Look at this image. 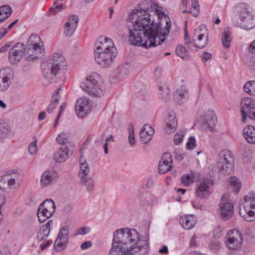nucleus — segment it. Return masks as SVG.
<instances>
[{"label": "nucleus", "instance_id": "nucleus-3", "mask_svg": "<svg viewBox=\"0 0 255 255\" xmlns=\"http://www.w3.org/2000/svg\"><path fill=\"white\" fill-rule=\"evenodd\" d=\"M96 47L94 53L96 62L102 67H108L117 54V48L112 39L101 36L96 43Z\"/></svg>", "mask_w": 255, "mask_h": 255}, {"label": "nucleus", "instance_id": "nucleus-38", "mask_svg": "<svg viewBox=\"0 0 255 255\" xmlns=\"http://www.w3.org/2000/svg\"><path fill=\"white\" fill-rule=\"evenodd\" d=\"M177 55L182 59H186L188 57V51L182 45H178L176 48Z\"/></svg>", "mask_w": 255, "mask_h": 255}, {"label": "nucleus", "instance_id": "nucleus-18", "mask_svg": "<svg viewBox=\"0 0 255 255\" xmlns=\"http://www.w3.org/2000/svg\"><path fill=\"white\" fill-rule=\"evenodd\" d=\"M237 237L233 236L228 239L227 242V246L230 250H237L239 248L242 243V237L241 235L240 232L236 230Z\"/></svg>", "mask_w": 255, "mask_h": 255}, {"label": "nucleus", "instance_id": "nucleus-25", "mask_svg": "<svg viewBox=\"0 0 255 255\" xmlns=\"http://www.w3.org/2000/svg\"><path fill=\"white\" fill-rule=\"evenodd\" d=\"M231 31L228 27H225L222 34V43L225 48H229L230 47L232 37Z\"/></svg>", "mask_w": 255, "mask_h": 255}, {"label": "nucleus", "instance_id": "nucleus-45", "mask_svg": "<svg viewBox=\"0 0 255 255\" xmlns=\"http://www.w3.org/2000/svg\"><path fill=\"white\" fill-rule=\"evenodd\" d=\"M91 232V229L89 227H83L79 228L76 231L75 235H85Z\"/></svg>", "mask_w": 255, "mask_h": 255}, {"label": "nucleus", "instance_id": "nucleus-61", "mask_svg": "<svg viewBox=\"0 0 255 255\" xmlns=\"http://www.w3.org/2000/svg\"><path fill=\"white\" fill-rule=\"evenodd\" d=\"M11 42H9L3 45L0 49V52L3 53L8 50V49L11 46Z\"/></svg>", "mask_w": 255, "mask_h": 255}, {"label": "nucleus", "instance_id": "nucleus-46", "mask_svg": "<svg viewBox=\"0 0 255 255\" xmlns=\"http://www.w3.org/2000/svg\"><path fill=\"white\" fill-rule=\"evenodd\" d=\"M184 136V132L183 131H181L180 133L175 134L174 137V143L176 145L180 144L182 142Z\"/></svg>", "mask_w": 255, "mask_h": 255}, {"label": "nucleus", "instance_id": "nucleus-2", "mask_svg": "<svg viewBox=\"0 0 255 255\" xmlns=\"http://www.w3.org/2000/svg\"><path fill=\"white\" fill-rule=\"evenodd\" d=\"M142 242L135 229L117 230L114 233L110 255H145L148 245Z\"/></svg>", "mask_w": 255, "mask_h": 255}, {"label": "nucleus", "instance_id": "nucleus-10", "mask_svg": "<svg viewBox=\"0 0 255 255\" xmlns=\"http://www.w3.org/2000/svg\"><path fill=\"white\" fill-rule=\"evenodd\" d=\"M14 72L9 67L0 69V92L7 91L14 78Z\"/></svg>", "mask_w": 255, "mask_h": 255}, {"label": "nucleus", "instance_id": "nucleus-14", "mask_svg": "<svg viewBox=\"0 0 255 255\" xmlns=\"http://www.w3.org/2000/svg\"><path fill=\"white\" fill-rule=\"evenodd\" d=\"M43 46L26 45L25 47V56L28 60H33L41 56L44 52Z\"/></svg>", "mask_w": 255, "mask_h": 255}, {"label": "nucleus", "instance_id": "nucleus-1", "mask_svg": "<svg viewBox=\"0 0 255 255\" xmlns=\"http://www.w3.org/2000/svg\"><path fill=\"white\" fill-rule=\"evenodd\" d=\"M147 2L140 3L137 8L133 9L129 14V20L132 23V29L128 28L129 41L134 45L141 46L146 48L155 47L162 44L165 40L161 38L168 35L171 27L169 17L166 21V27L162 30L160 22L155 23L149 12Z\"/></svg>", "mask_w": 255, "mask_h": 255}, {"label": "nucleus", "instance_id": "nucleus-57", "mask_svg": "<svg viewBox=\"0 0 255 255\" xmlns=\"http://www.w3.org/2000/svg\"><path fill=\"white\" fill-rule=\"evenodd\" d=\"M244 61L249 67H252L254 65L253 58L252 56H247L245 58Z\"/></svg>", "mask_w": 255, "mask_h": 255}, {"label": "nucleus", "instance_id": "nucleus-55", "mask_svg": "<svg viewBox=\"0 0 255 255\" xmlns=\"http://www.w3.org/2000/svg\"><path fill=\"white\" fill-rule=\"evenodd\" d=\"M64 104H62L61 105V107H60V108L59 109V113L57 116V117L56 118V120H55V121L54 123V125H53V127L55 128H56V127L57 126V125H58V122H59V119L61 115V114L63 112V108L64 107V106H63Z\"/></svg>", "mask_w": 255, "mask_h": 255}, {"label": "nucleus", "instance_id": "nucleus-15", "mask_svg": "<svg viewBox=\"0 0 255 255\" xmlns=\"http://www.w3.org/2000/svg\"><path fill=\"white\" fill-rule=\"evenodd\" d=\"M172 163L171 155L168 152L164 153L158 164L159 173L162 174L171 170L173 168V166L169 163Z\"/></svg>", "mask_w": 255, "mask_h": 255}, {"label": "nucleus", "instance_id": "nucleus-47", "mask_svg": "<svg viewBox=\"0 0 255 255\" xmlns=\"http://www.w3.org/2000/svg\"><path fill=\"white\" fill-rule=\"evenodd\" d=\"M7 177L6 175L0 178V189L4 190L7 188Z\"/></svg>", "mask_w": 255, "mask_h": 255}, {"label": "nucleus", "instance_id": "nucleus-49", "mask_svg": "<svg viewBox=\"0 0 255 255\" xmlns=\"http://www.w3.org/2000/svg\"><path fill=\"white\" fill-rule=\"evenodd\" d=\"M8 131V129L5 128L4 124L0 123V140L7 135Z\"/></svg>", "mask_w": 255, "mask_h": 255}, {"label": "nucleus", "instance_id": "nucleus-13", "mask_svg": "<svg viewBox=\"0 0 255 255\" xmlns=\"http://www.w3.org/2000/svg\"><path fill=\"white\" fill-rule=\"evenodd\" d=\"M75 108L76 115L79 117H85L90 110L89 99L86 97L79 98L76 103Z\"/></svg>", "mask_w": 255, "mask_h": 255}, {"label": "nucleus", "instance_id": "nucleus-44", "mask_svg": "<svg viewBox=\"0 0 255 255\" xmlns=\"http://www.w3.org/2000/svg\"><path fill=\"white\" fill-rule=\"evenodd\" d=\"M76 29V27H75L74 24L73 26H69L65 24V36L66 37H70L72 35Z\"/></svg>", "mask_w": 255, "mask_h": 255}, {"label": "nucleus", "instance_id": "nucleus-40", "mask_svg": "<svg viewBox=\"0 0 255 255\" xmlns=\"http://www.w3.org/2000/svg\"><path fill=\"white\" fill-rule=\"evenodd\" d=\"M181 183L185 186H189L191 183L194 182V176L193 175L188 174H183L181 177Z\"/></svg>", "mask_w": 255, "mask_h": 255}, {"label": "nucleus", "instance_id": "nucleus-30", "mask_svg": "<svg viewBox=\"0 0 255 255\" xmlns=\"http://www.w3.org/2000/svg\"><path fill=\"white\" fill-rule=\"evenodd\" d=\"M59 91H62V89L61 88L58 89L57 91L54 92L53 94L52 101L47 107V112L49 114H51L53 112L54 109L55 108L56 106L58 103V94Z\"/></svg>", "mask_w": 255, "mask_h": 255}, {"label": "nucleus", "instance_id": "nucleus-8", "mask_svg": "<svg viewBox=\"0 0 255 255\" xmlns=\"http://www.w3.org/2000/svg\"><path fill=\"white\" fill-rule=\"evenodd\" d=\"M55 210L54 202L51 199H46L39 206L37 217L39 222L43 223L51 217Z\"/></svg>", "mask_w": 255, "mask_h": 255}, {"label": "nucleus", "instance_id": "nucleus-62", "mask_svg": "<svg viewBox=\"0 0 255 255\" xmlns=\"http://www.w3.org/2000/svg\"><path fill=\"white\" fill-rule=\"evenodd\" d=\"M128 140L129 142L131 145H133L134 144V132H129V136H128Z\"/></svg>", "mask_w": 255, "mask_h": 255}, {"label": "nucleus", "instance_id": "nucleus-60", "mask_svg": "<svg viewBox=\"0 0 255 255\" xmlns=\"http://www.w3.org/2000/svg\"><path fill=\"white\" fill-rule=\"evenodd\" d=\"M212 55L210 53L205 52L202 55V60L203 61H207L211 58Z\"/></svg>", "mask_w": 255, "mask_h": 255}, {"label": "nucleus", "instance_id": "nucleus-58", "mask_svg": "<svg viewBox=\"0 0 255 255\" xmlns=\"http://www.w3.org/2000/svg\"><path fill=\"white\" fill-rule=\"evenodd\" d=\"M92 242L91 241H86L81 245V249L82 250H85L92 246Z\"/></svg>", "mask_w": 255, "mask_h": 255}, {"label": "nucleus", "instance_id": "nucleus-37", "mask_svg": "<svg viewBox=\"0 0 255 255\" xmlns=\"http://www.w3.org/2000/svg\"><path fill=\"white\" fill-rule=\"evenodd\" d=\"M244 89L245 92L254 95L255 93V81L247 82L244 85Z\"/></svg>", "mask_w": 255, "mask_h": 255}, {"label": "nucleus", "instance_id": "nucleus-28", "mask_svg": "<svg viewBox=\"0 0 255 255\" xmlns=\"http://www.w3.org/2000/svg\"><path fill=\"white\" fill-rule=\"evenodd\" d=\"M64 231V227H62L55 241L54 248L56 251L61 252L64 249V242L62 241L64 234L63 231Z\"/></svg>", "mask_w": 255, "mask_h": 255}, {"label": "nucleus", "instance_id": "nucleus-29", "mask_svg": "<svg viewBox=\"0 0 255 255\" xmlns=\"http://www.w3.org/2000/svg\"><path fill=\"white\" fill-rule=\"evenodd\" d=\"M64 7L62 3L55 1L49 9L48 15H55L62 12Z\"/></svg>", "mask_w": 255, "mask_h": 255}, {"label": "nucleus", "instance_id": "nucleus-64", "mask_svg": "<svg viewBox=\"0 0 255 255\" xmlns=\"http://www.w3.org/2000/svg\"><path fill=\"white\" fill-rule=\"evenodd\" d=\"M249 50L252 53L255 52V40L250 45Z\"/></svg>", "mask_w": 255, "mask_h": 255}, {"label": "nucleus", "instance_id": "nucleus-35", "mask_svg": "<svg viewBox=\"0 0 255 255\" xmlns=\"http://www.w3.org/2000/svg\"><path fill=\"white\" fill-rule=\"evenodd\" d=\"M196 39H193L192 42H191L188 36L185 37V43L187 45L189 44L190 43H192L195 47H196L197 48L199 49H202L206 47L207 45L208 41V35L206 37V39L204 41H203L202 43H199L198 44H197V43L195 42Z\"/></svg>", "mask_w": 255, "mask_h": 255}, {"label": "nucleus", "instance_id": "nucleus-12", "mask_svg": "<svg viewBox=\"0 0 255 255\" xmlns=\"http://www.w3.org/2000/svg\"><path fill=\"white\" fill-rule=\"evenodd\" d=\"M25 46L22 43H17L9 50L8 59L10 62L13 64L17 63L22 56L25 54Z\"/></svg>", "mask_w": 255, "mask_h": 255}, {"label": "nucleus", "instance_id": "nucleus-33", "mask_svg": "<svg viewBox=\"0 0 255 255\" xmlns=\"http://www.w3.org/2000/svg\"><path fill=\"white\" fill-rule=\"evenodd\" d=\"M32 46H43L40 38L36 34H32L29 37L27 44Z\"/></svg>", "mask_w": 255, "mask_h": 255}, {"label": "nucleus", "instance_id": "nucleus-19", "mask_svg": "<svg viewBox=\"0 0 255 255\" xmlns=\"http://www.w3.org/2000/svg\"><path fill=\"white\" fill-rule=\"evenodd\" d=\"M177 126V122L176 119L175 114L173 113L168 114L166 120L165 131L167 133H170L174 131Z\"/></svg>", "mask_w": 255, "mask_h": 255}, {"label": "nucleus", "instance_id": "nucleus-5", "mask_svg": "<svg viewBox=\"0 0 255 255\" xmlns=\"http://www.w3.org/2000/svg\"><path fill=\"white\" fill-rule=\"evenodd\" d=\"M103 84V80L101 76L97 73H93L86 77L84 82L81 83L80 87L89 95L100 97L104 95Z\"/></svg>", "mask_w": 255, "mask_h": 255}, {"label": "nucleus", "instance_id": "nucleus-9", "mask_svg": "<svg viewBox=\"0 0 255 255\" xmlns=\"http://www.w3.org/2000/svg\"><path fill=\"white\" fill-rule=\"evenodd\" d=\"M219 207L220 211V217L223 220H228L233 215L234 205L229 202V194H225L222 196Z\"/></svg>", "mask_w": 255, "mask_h": 255}, {"label": "nucleus", "instance_id": "nucleus-39", "mask_svg": "<svg viewBox=\"0 0 255 255\" xmlns=\"http://www.w3.org/2000/svg\"><path fill=\"white\" fill-rule=\"evenodd\" d=\"M53 159L57 163H62L64 159V148L61 147L55 152Z\"/></svg>", "mask_w": 255, "mask_h": 255}, {"label": "nucleus", "instance_id": "nucleus-54", "mask_svg": "<svg viewBox=\"0 0 255 255\" xmlns=\"http://www.w3.org/2000/svg\"><path fill=\"white\" fill-rule=\"evenodd\" d=\"M221 244L219 241H213L210 244V248L214 250H218L220 249Z\"/></svg>", "mask_w": 255, "mask_h": 255}, {"label": "nucleus", "instance_id": "nucleus-7", "mask_svg": "<svg viewBox=\"0 0 255 255\" xmlns=\"http://www.w3.org/2000/svg\"><path fill=\"white\" fill-rule=\"evenodd\" d=\"M234 161L231 151L228 150L221 151L219 154L217 163L219 171L225 175L231 174L234 168Z\"/></svg>", "mask_w": 255, "mask_h": 255}, {"label": "nucleus", "instance_id": "nucleus-36", "mask_svg": "<svg viewBox=\"0 0 255 255\" xmlns=\"http://www.w3.org/2000/svg\"><path fill=\"white\" fill-rule=\"evenodd\" d=\"M75 149V145L73 142L65 141V155L67 158L72 155Z\"/></svg>", "mask_w": 255, "mask_h": 255}, {"label": "nucleus", "instance_id": "nucleus-20", "mask_svg": "<svg viewBox=\"0 0 255 255\" xmlns=\"http://www.w3.org/2000/svg\"><path fill=\"white\" fill-rule=\"evenodd\" d=\"M52 223V221L50 220L40 228L38 231L36 236V239L37 240L42 241L47 238L49 235L50 231V228Z\"/></svg>", "mask_w": 255, "mask_h": 255}, {"label": "nucleus", "instance_id": "nucleus-21", "mask_svg": "<svg viewBox=\"0 0 255 255\" xmlns=\"http://www.w3.org/2000/svg\"><path fill=\"white\" fill-rule=\"evenodd\" d=\"M55 179L54 173L50 170L44 171L40 179V185L42 187H46L50 185Z\"/></svg>", "mask_w": 255, "mask_h": 255}, {"label": "nucleus", "instance_id": "nucleus-23", "mask_svg": "<svg viewBox=\"0 0 255 255\" xmlns=\"http://www.w3.org/2000/svg\"><path fill=\"white\" fill-rule=\"evenodd\" d=\"M147 128L149 129V132H146L145 128H142L140 131V141L143 144L149 142L152 139V135L154 133V129L148 125Z\"/></svg>", "mask_w": 255, "mask_h": 255}, {"label": "nucleus", "instance_id": "nucleus-43", "mask_svg": "<svg viewBox=\"0 0 255 255\" xmlns=\"http://www.w3.org/2000/svg\"><path fill=\"white\" fill-rule=\"evenodd\" d=\"M196 146L195 138L191 136L189 138V140L186 143V148L188 150H192Z\"/></svg>", "mask_w": 255, "mask_h": 255}, {"label": "nucleus", "instance_id": "nucleus-52", "mask_svg": "<svg viewBox=\"0 0 255 255\" xmlns=\"http://www.w3.org/2000/svg\"><path fill=\"white\" fill-rule=\"evenodd\" d=\"M223 228L220 226L216 228L214 230V237L219 238L223 235Z\"/></svg>", "mask_w": 255, "mask_h": 255}, {"label": "nucleus", "instance_id": "nucleus-26", "mask_svg": "<svg viewBox=\"0 0 255 255\" xmlns=\"http://www.w3.org/2000/svg\"><path fill=\"white\" fill-rule=\"evenodd\" d=\"M84 181L82 182V179L80 180L79 184L80 185H85L87 192L89 194H92L94 191V181L92 177H87L84 178Z\"/></svg>", "mask_w": 255, "mask_h": 255}, {"label": "nucleus", "instance_id": "nucleus-56", "mask_svg": "<svg viewBox=\"0 0 255 255\" xmlns=\"http://www.w3.org/2000/svg\"><path fill=\"white\" fill-rule=\"evenodd\" d=\"M6 177H7V186L8 187H11L14 185L15 182V179L14 177H12L10 175H6Z\"/></svg>", "mask_w": 255, "mask_h": 255}, {"label": "nucleus", "instance_id": "nucleus-42", "mask_svg": "<svg viewBox=\"0 0 255 255\" xmlns=\"http://www.w3.org/2000/svg\"><path fill=\"white\" fill-rule=\"evenodd\" d=\"M75 199V193L73 192L71 196V200H67L66 204L65 205V212L67 213L71 212L74 206L73 200Z\"/></svg>", "mask_w": 255, "mask_h": 255}, {"label": "nucleus", "instance_id": "nucleus-16", "mask_svg": "<svg viewBox=\"0 0 255 255\" xmlns=\"http://www.w3.org/2000/svg\"><path fill=\"white\" fill-rule=\"evenodd\" d=\"M217 117L213 111H208L204 116L203 126L213 131L217 123Z\"/></svg>", "mask_w": 255, "mask_h": 255}, {"label": "nucleus", "instance_id": "nucleus-53", "mask_svg": "<svg viewBox=\"0 0 255 255\" xmlns=\"http://www.w3.org/2000/svg\"><path fill=\"white\" fill-rule=\"evenodd\" d=\"M56 141L60 145H64V132L59 133L56 138Z\"/></svg>", "mask_w": 255, "mask_h": 255}, {"label": "nucleus", "instance_id": "nucleus-48", "mask_svg": "<svg viewBox=\"0 0 255 255\" xmlns=\"http://www.w3.org/2000/svg\"><path fill=\"white\" fill-rule=\"evenodd\" d=\"M246 204L249 201L251 209L255 210V195L253 197L245 196L244 198Z\"/></svg>", "mask_w": 255, "mask_h": 255}, {"label": "nucleus", "instance_id": "nucleus-17", "mask_svg": "<svg viewBox=\"0 0 255 255\" xmlns=\"http://www.w3.org/2000/svg\"><path fill=\"white\" fill-rule=\"evenodd\" d=\"M179 222L184 229L190 230L195 225L197 220L194 215H187L180 217Z\"/></svg>", "mask_w": 255, "mask_h": 255}, {"label": "nucleus", "instance_id": "nucleus-51", "mask_svg": "<svg viewBox=\"0 0 255 255\" xmlns=\"http://www.w3.org/2000/svg\"><path fill=\"white\" fill-rule=\"evenodd\" d=\"M186 90V87L182 86L181 87V90L177 89L175 93L174 94V97H176L178 98L179 97L181 99H183L185 96V92Z\"/></svg>", "mask_w": 255, "mask_h": 255}, {"label": "nucleus", "instance_id": "nucleus-27", "mask_svg": "<svg viewBox=\"0 0 255 255\" xmlns=\"http://www.w3.org/2000/svg\"><path fill=\"white\" fill-rule=\"evenodd\" d=\"M12 13L11 7L8 5L0 6V23L7 19Z\"/></svg>", "mask_w": 255, "mask_h": 255}, {"label": "nucleus", "instance_id": "nucleus-31", "mask_svg": "<svg viewBox=\"0 0 255 255\" xmlns=\"http://www.w3.org/2000/svg\"><path fill=\"white\" fill-rule=\"evenodd\" d=\"M230 188L236 194L239 193L242 187L240 181L235 176H231L230 180Z\"/></svg>", "mask_w": 255, "mask_h": 255}, {"label": "nucleus", "instance_id": "nucleus-34", "mask_svg": "<svg viewBox=\"0 0 255 255\" xmlns=\"http://www.w3.org/2000/svg\"><path fill=\"white\" fill-rule=\"evenodd\" d=\"M240 214L246 221L248 222H252L255 219V211L253 210H247L245 208V212L240 211Z\"/></svg>", "mask_w": 255, "mask_h": 255}, {"label": "nucleus", "instance_id": "nucleus-11", "mask_svg": "<svg viewBox=\"0 0 255 255\" xmlns=\"http://www.w3.org/2000/svg\"><path fill=\"white\" fill-rule=\"evenodd\" d=\"M241 114L242 122H247L248 114L255 110V100L251 97H243L241 100Z\"/></svg>", "mask_w": 255, "mask_h": 255}, {"label": "nucleus", "instance_id": "nucleus-59", "mask_svg": "<svg viewBox=\"0 0 255 255\" xmlns=\"http://www.w3.org/2000/svg\"><path fill=\"white\" fill-rule=\"evenodd\" d=\"M199 10L200 8H197V7H191L190 10L189 11V13H191L192 15L195 17H197L199 14Z\"/></svg>", "mask_w": 255, "mask_h": 255}, {"label": "nucleus", "instance_id": "nucleus-22", "mask_svg": "<svg viewBox=\"0 0 255 255\" xmlns=\"http://www.w3.org/2000/svg\"><path fill=\"white\" fill-rule=\"evenodd\" d=\"M243 135L248 143H255V128L254 126H248L245 128Z\"/></svg>", "mask_w": 255, "mask_h": 255}, {"label": "nucleus", "instance_id": "nucleus-6", "mask_svg": "<svg viewBox=\"0 0 255 255\" xmlns=\"http://www.w3.org/2000/svg\"><path fill=\"white\" fill-rule=\"evenodd\" d=\"M249 5L245 3L238 4L235 7V11L239 14L241 27L249 30L255 26V13L249 10Z\"/></svg>", "mask_w": 255, "mask_h": 255}, {"label": "nucleus", "instance_id": "nucleus-32", "mask_svg": "<svg viewBox=\"0 0 255 255\" xmlns=\"http://www.w3.org/2000/svg\"><path fill=\"white\" fill-rule=\"evenodd\" d=\"M90 169L88 163L83 162V164L80 166V171L78 174V177L81 179H82V182H84V178L87 177V175L89 173Z\"/></svg>", "mask_w": 255, "mask_h": 255}, {"label": "nucleus", "instance_id": "nucleus-24", "mask_svg": "<svg viewBox=\"0 0 255 255\" xmlns=\"http://www.w3.org/2000/svg\"><path fill=\"white\" fill-rule=\"evenodd\" d=\"M209 186L206 182L201 183L196 189L197 196L200 199H203L210 194L209 191Z\"/></svg>", "mask_w": 255, "mask_h": 255}, {"label": "nucleus", "instance_id": "nucleus-41", "mask_svg": "<svg viewBox=\"0 0 255 255\" xmlns=\"http://www.w3.org/2000/svg\"><path fill=\"white\" fill-rule=\"evenodd\" d=\"M79 21V18L78 15L76 14H72L68 17L67 22L65 23V24L68 25L69 26H73L74 24L75 27H77Z\"/></svg>", "mask_w": 255, "mask_h": 255}, {"label": "nucleus", "instance_id": "nucleus-50", "mask_svg": "<svg viewBox=\"0 0 255 255\" xmlns=\"http://www.w3.org/2000/svg\"><path fill=\"white\" fill-rule=\"evenodd\" d=\"M37 150V140L33 141L28 147V151L30 154L33 155L36 153Z\"/></svg>", "mask_w": 255, "mask_h": 255}, {"label": "nucleus", "instance_id": "nucleus-4", "mask_svg": "<svg viewBox=\"0 0 255 255\" xmlns=\"http://www.w3.org/2000/svg\"><path fill=\"white\" fill-rule=\"evenodd\" d=\"M64 56L62 54L55 53L41 65L43 77L50 82H55L56 76L63 69Z\"/></svg>", "mask_w": 255, "mask_h": 255}, {"label": "nucleus", "instance_id": "nucleus-63", "mask_svg": "<svg viewBox=\"0 0 255 255\" xmlns=\"http://www.w3.org/2000/svg\"><path fill=\"white\" fill-rule=\"evenodd\" d=\"M1 255H10V252L6 247L3 248L0 251Z\"/></svg>", "mask_w": 255, "mask_h": 255}]
</instances>
